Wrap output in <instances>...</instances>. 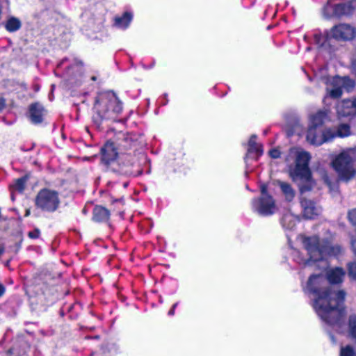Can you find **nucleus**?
I'll use <instances>...</instances> for the list:
<instances>
[{
    "label": "nucleus",
    "instance_id": "4be33fe9",
    "mask_svg": "<svg viewBox=\"0 0 356 356\" xmlns=\"http://www.w3.org/2000/svg\"><path fill=\"white\" fill-rule=\"evenodd\" d=\"M133 15L129 12H126L122 17H116L115 18V24L118 28L126 29L131 21L132 20Z\"/></svg>",
    "mask_w": 356,
    "mask_h": 356
},
{
    "label": "nucleus",
    "instance_id": "a19ab883",
    "mask_svg": "<svg viewBox=\"0 0 356 356\" xmlns=\"http://www.w3.org/2000/svg\"><path fill=\"white\" fill-rule=\"evenodd\" d=\"M327 96H328V97H330V96L329 95V94L327 92V96H325V99H327Z\"/></svg>",
    "mask_w": 356,
    "mask_h": 356
},
{
    "label": "nucleus",
    "instance_id": "b1692460",
    "mask_svg": "<svg viewBox=\"0 0 356 356\" xmlns=\"http://www.w3.org/2000/svg\"><path fill=\"white\" fill-rule=\"evenodd\" d=\"M292 257L293 260L300 265L307 266L309 265L311 261H314L313 259H311L310 257L309 259L302 257L300 252L296 250H293Z\"/></svg>",
    "mask_w": 356,
    "mask_h": 356
},
{
    "label": "nucleus",
    "instance_id": "c756f323",
    "mask_svg": "<svg viewBox=\"0 0 356 356\" xmlns=\"http://www.w3.org/2000/svg\"><path fill=\"white\" fill-rule=\"evenodd\" d=\"M348 219L353 225L356 226V209H353L349 211Z\"/></svg>",
    "mask_w": 356,
    "mask_h": 356
},
{
    "label": "nucleus",
    "instance_id": "ddd939ff",
    "mask_svg": "<svg viewBox=\"0 0 356 356\" xmlns=\"http://www.w3.org/2000/svg\"><path fill=\"white\" fill-rule=\"evenodd\" d=\"M337 112L339 118L353 117L356 115V110L351 100L346 99L337 104Z\"/></svg>",
    "mask_w": 356,
    "mask_h": 356
},
{
    "label": "nucleus",
    "instance_id": "f3484780",
    "mask_svg": "<svg viewBox=\"0 0 356 356\" xmlns=\"http://www.w3.org/2000/svg\"><path fill=\"white\" fill-rule=\"evenodd\" d=\"M44 108L39 104H34L30 106V118L34 124L42 122L44 115Z\"/></svg>",
    "mask_w": 356,
    "mask_h": 356
},
{
    "label": "nucleus",
    "instance_id": "f03ea898",
    "mask_svg": "<svg viewBox=\"0 0 356 356\" xmlns=\"http://www.w3.org/2000/svg\"><path fill=\"white\" fill-rule=\"evenodd\" d=\"M310 159L307 152L298 147L291 148L285 156L289 176L297 183L300 197H305V194L311 191L316 185L309 168Z\"/></svg>",
    "mask_w": 356,
    "mask_h": 356
},
{
    "label": "nucleus",
    "instance_id": "412c9836",
    "mask_svg": "<svg viewBox=\"0 0 356 356\" xmlns=\"http://www.w3.org/2000/svg\"><path fill=\"white\" fill-rule=\"evenodd\" d=\"M298 221V217L292 214L290 212H287L284 214L281 220L282 225L284 228L287 229H292Z\"/></svg>",
    "mask_w": 356,
    "mask_h": 356
},
{
    "label": "nucleus",
    "instance_id": "4c0bfd02",
    "mask_svg": "<svg viewBox=\"0 0 356 356\" xmlns=\"http://www.w3.org/2000/svg\"><path fill=\"white\" fill-rule=\"evenodd\" d=\"M6 291V288L5 286L0 283V298L4 294Z\"/></svg>",
    "mask_w": 356,
    "mask_h": 356
},
{
    "label": "nucleus",
    "instance_id": "a878e982",
    "mask_svg": "<svg viewBox=\"0 0 356 356\" xmlns=\"http://www.w3.org/2000/svg\"><path fill=\"white\" fill-rule=\"evenodd\" d=\"M314 39L315 43L317 45H318L321 47H323L325 46V42H327V36H325L321 33H315L314 35Z\"/></svg>",
    "mask_w": 356,
    "mask_h": 356
},
{
    "label": "nucleus",
    "instance_id": "f8f14e48",
    "mask_svg": "<svg viewBox=\"0 0 356 356\" xmlns=\"http://www.w3.org/2000/svg\"><path fill=\"white\" fill-rule=\"evenodd\" d=\"M355 30L353 27L348 24H341L333 27L330 35L339 40H350L354 38Z\"/></svg>",
    "mask_w": 356,
    "mask_h": 356
},
{
    "label": "nucleus",
    "instance_id": "473e14b6",
    "mask_svg": "<svg viewBox=\"0 0 356 356\" xmlns=\"http://www.w3.org/2000/svg\"><path fill=\"white\" fill-rule=\"evenodd\" d=\"M351 247L355 255L356 256V239L351 241Z\"/></svg>",
    "mask_w": 356,
    "mask_h": 356
},
{
    "label": "nucleus",
    "instance_id": "f704fd0d",
    "mask_svg": "<svg viewBox=\"0 0 356 356\" xmlns=\"http://www.w3.org/2000/svg\"><path fill=\"white\" fill-rule=\"evenodd\" d=\"M177 305H178V303H177V302H176V303H175V304L172 305V308L170 309V311H169V312H168V314H169L170 316H172V315H174V314H175V308L177 307Z\"/></svg>",
    "mask_w": 356,
    "mask_h": 356
},
{
    "label": "nucleus",
    "instance_id": "0eeeda50",
    "mask_svg": "<svg viewBox=\"0 0 356 356\" xmlns=\"http://www.w3.org/2000/svg\"><path fill=\"white\" fill-rule=\"evenodd\" d=\"M59 194L48 188L40 190L35 198V207L42 211L54 212L60 205Z\"/></svg>",
    "mask_w": 356,
    "mask_h": 356
},
{
    "label": "nucleus",
    "instance_id": "a211bd4d",
    "mask_svg": "<svg viewBox=\"0 0 356 356\" xmlns=\"http://www.w3.org/2000/svg\"><path fill=\"white\" fill-rule=\"evenodd\" d=\"M109 211L102 206H96L93 209L92 220L96 222H106L109 219Z\"/></svg>",
    "mask_w": 356,
    "mask_h": 356
},
{
    "label": "nucleus",
    "instance_id": "7c9ffc66",
    "mask_svg": "<svg viewBox=\"0 0 356 356\" xmlns=\"http://www.w3.org/2000/svg\"><path fill=\"white\" fill-rule=\"evenodd\" d=\"M40 235V231L38 228H35L33 231H31L28 233L29 237L31 238H33V239L39 238Z\"/></svg>",
    "mask_w": 356,
    "mask_h": 356
},
{
    "label": "nucleus",
    "instance_id": "5701e85b",
    "mask_svg": "<svg viewBox=\"0 0 356 356\" xmlns=\"http://www.w3.org/2000/svg\"><path fill=\"white\" fill-rule=\"evenodd\" d=\"M21 27V22L16 17H10L6 24V29L9 32H14L19 29Z\"/></svg>",
    "mask_w": 356,
    "mask_h": 356
},
{
    "label": "nucleus",
    "instance_id": "bb28decb",
    "mask_svg": "<svg viewBox=\"0 0 356 356\" xmlns=\"http://www.w3.org/2000/svg\"><path fill=\"white\" fill-rule=\"evenodd\" d=\"M340 356H356V353L354 348L351 346L348 345L341 348Z\"/></svg>",
    "mask_w": 356,
    "mask_h": 356
},
{
    "label": "nucleus",
    "instance_id": "37998d69",
    "mask_svg": "<svg viewBox=\"0 0 356 356\" xmlns=\"http://www.w3.org/2000/svg\"><path fill=\"white\" fill-rule=\"evenodd\" d=\"M1 254V252L0 251V254Z\"/></svg>",
    "mask_w": 356,
    "mask_h": 356
},
{
    "label": "nucleus",
    "instance_id": "aec40b11",
    "mask_svg": "<svg viewBox=\"0 0 356 356\" xmlns=\"http://www.w3.org/2000/svg\"><path fill=\"white\" fill-rule=\"evenodd\" d=\"M327 118V113L325 111H319L316 114L311 115L309 119V127L321 128Z\"/></svg>",
    "mask_w": 356,
    "mask_h": 356
},
{
    "label": "nucleus",
    "instance_id": "c9c22d12",
    "mask_svg": "<svg viewBox=\"0 0 356 356\" xmlns=\"http://www.w3.org/2000/svg\"><path fill=\"white\" fill-rule=\"evenodd\" d=\"M6 101L3 98L0 97V111L5 107Z\"/></svg>",
    "mask_w": 356,
    "mask_h": 356
},
{
    "label": "nucleus",
    "instance_id": "79ce46f5",
    "mask_svg": "<svg viewBox=\"0 0 356 356\" xmlns=\"http://www.w3.org/2000/svg\"><path fill=\"white\" fill-rule=\"evenodd\" d=\"M127 186V183H124V186L126 187Z\"/></svg>",
    "mask_w": 356,
    "mask_h": 356
},
{
    "label": "nucleus",
    "instance_id": "dca6fc26",
    "mask_svg": "<svg viewBox=\"0 0 356 356\" xmlns=\"http://www.w3.org/2000/svg\"><path fill=\"white\" fill-rule=\"evenodd\" d=\"M277 183L281 190L284 200L287 202L293 201L296 197V192L292 186L290 184L282 181H277Z\"/></svg>",
    "mask_w": 356,
    "mask_h": 356
},
{
    "label": "nucleus",
    "instance_id": "9b49d317",
    "mask_svg": "<svg viewBox=\"0 0 356 356\" xmlns=\"http://www.w3.org/2000/svg\"><path fill=\"white\" fill-rule=\"evenodd\" d=\"M302 215L305 218L313 219L319 216L322 211L321 207L315 201L306 197H300Z\"/></svg>",
    "mask_w": 356,
    "mask_h": 356
},
{
    "label": "nucleus",
    "instance_id": "58836bf2",
    "mask_svg": "<svg viewBox=\"0 0 356 356\" xmlns=\"http://www.w3.org/2000/svg\"><path fill=\"white\" fill-rule=\"evenodd\" d=\"M30 215V210L29 209H27L26 211V213H25V216H29Z\"/></svg>",
    "mask_w": 356,
    "mask_h": 356
},
{
    "label": "nucleus",
    "instance_id": "2f4dec72",
    "mask_svg": "<svg viewBox=\"0 0 356 356\" xmlns=\"http://www.w3.org/2000/svg\"><path fill=\"white\" fill-rule=\"evenodd\" d=\"M280 151L278 149H273L269 152V155L273 159H277L280 156Z\"/></svg>",
    "mask_w": 356,
    "mask_h": 356
},
{
    "label": "nucleus",
    "instance_id": "393cba45",
    "mask_svg": "<svg viewBox=\"0 0 356 356\" xmlns=\"http://www.w3.org/2000/svg\"><path fill=\"white\" fill-rule=\"evenodd\" d=\"M348 330L350 337L356 341V315L349 317Z\"/></svg>",
    "mask_w": 356,
    "mask_h": 356
},
{
    "label": "nucleus",
    "instance_id": "20e7f679",
    "mask_svg": "<svg viewBox=\"0 0 356 356\" xmlns=\"http://www.w3.org/2000/svg\"><path fill=\"white\" fill-rule=\"evenodd\" d=\"M300 239L311 259L314 261L321 260L327 256H337L342 252L340 245H332L327 241H320L316 236H301Z\"/></svg>",
    "mask_w": 356,
    "mask_h": 356
},
{
    "label": "nucleus",
    "instance_id": "6e6552de",
    "mask_svg": "<svg viewBox=\"0 0 356 356\" xmlns=\"http://www.w3.org/2000/svg\"><path fill=\"white\" fill-rule=\"evenodd\" d=\"M326 84V90L332 98H339L342 95L343 89L348 91L355 87V81L348 77H326L323 79Z\"/></svg>",
    "mask_w": 356,
    "mask_h": 356
},
{
    "label": "nucleus",
    "instance_id": "f257e3e1",
    "mask_svg": "<svg viewBox=\"0 0 356 356\" xmlns=\"http://www.w3.org/2000/svg\"><path fill=\"white\" fill-rule=\"evenodd\" d=\"M304 291L314 296L313 307L323 322L331 326L340 325L343 312L339 306L345 299L344 291L332 292L321 274L311 275Z\"/></svg>",
    "mask_w": 356,
    "mask_h": 356
},
{
    "label": "nucleus",
    "instance_id": "423d86ee",
    "mask_svg": "<svg viewBox=\"0 0 356 356\" xmlns=\"http://www.w3.org/2000/svg\"><path fill=\"white\" fill-rule=\"evenodd\" d=\"M356 161V152L348 149L339 154L332 161V166L337 173L340 180L348 181L356 175L354 163Z\"/></svg>",
    "mask_w": 356,
    "mask_h": 356
},
{
    "label": "nucleus",
    "instance_id": "1a4fd4ad",
    "mask_svg": "<svg viewBox=\"0 0 356 356\" xmlns=\"http://www.w3.org/2000/svg\"><path fill=\"white\" fill-rule=\"evenodd\" d=\"M356 8V0H352L348 3H332V0H328L323 8V14L327 18L338 17L350 15Z\"/></svg>",
    "mask_w": 356,
    "mask_h": 356
},
{
    "label": "nucleus",
    "instance_id": "e433bc0d",
    "mask_svg": "<svg viewBox=\"0 0 356 356\" xmlns=\"http://www.w3.org/2000/svg\"><path fill=\"white\" fill-rule=\"evenodd\" d=\"M261 196H264V195H269L268 193H267V188L265 186H261Z\"/></svg>",
    "mask_w": 356,
    "mask_h": 356
},
{
    "label": "nucleus",
    "instance_id": "9d476101",
    "mask_svg": "<svg viewBox=\"0 0 356 356\" xmlns=\"http://www.w3.org/2000/svg\"><path fill=\"white\" fill-rule=\"evenodd\" d=\"M252 209L261 216H268L277 211L275 201L271 195L261 196L252 202Z\"/></svg>",
    "mask_w": 356,
    "mask_h": 356
},
{
    "label": "nucleus",
    "instance_id": "ea45409f",
    "mask_svg": "<svg viewBox=\"0 0 356 356\" xmlns=\"http://www.w3.org/2000/svg\"><path fill=\"white\" fill-rule=\"evenodd\" d=\"M327 96H328V97H330V96L329 95V94L327 92V96H325V99H327Z\"/></svg>",
    "mask_w": 356,
    "mask_h": 356
},
{
    "label": "nucleus",
    "instance_id": "6ab92c4d",
    "mask_svg": "<svg viewBox=\"0 0 356 356\" xmlns=\"http://www.w3.org/2000/svg\"><path fill=\"white\" fill-rule=\"evenodd\" d=\"M254 154L257 157L263 154V149L261 144L257 143V136L252 135L248 142V155Z\"/></svg>",
    "mask_w": 356,
    "mask_h": 356
},
{
    "label": "nucleus",
    "instance_id": "cd10ccee",
    "mask_svg": "<svg viewBox=\"0 0 356 356\" xmlns=\"http://www.w3.org/2000/svg\"><path fill=\"white\" fill-rule=\"evenodd\" d=\"M26 181V179L24 177L17 179L13 185L14 189L19 192H22L24 189Z\"/></svg>",
    "mask_w": 356,
    "mask_h": 356
},
{
    "label": "nucleus",
    "instance_id": "7ed1b4c3",
    "mask_svg": "<svg viewBox=\"0 0 356 356\" xmlns=\"http://www.w3.org/2000/svg\"><path fill=\"white\" fill-rule=\"evenodd\" d=\"M93 121L99 125L104 120H115L122 111L121 102L111 91L99 92L96 97L93 106Z\"/></svg>",
    "mask_w": 356,
    "mask_h": 356
},
{
    "label": "nucleus",
    "instance_id": "4468645a",
    "mask_svg": "<svg viewBox=\"0 0 356 356\" xmlns=\"http://www.w3.org/2000/svg\"><path fill=\"white\" fill-rule=\"evenodd\" d=\"M102 161L106 164H108L113 161L117 156L118 152L113 143L108 141L101 149Z\"/></svg>",
    "mask_w": 356,
    "mask_h": 356
},
{
    "label": "nucleus",
    "instance_id": "c85d7f7f",
    "mask_svg": "<svg viewBox=\"0 0 356 356\" xmlns=\"http://www.w3.org/2000/svg\"><path fill=\"white\" fill-rule=\"evenodd\" d=\"M348 276L353 279L356 280V263L352 262L348 265Z\"/></svg>",
    "mask_w": 356,
    "mask_h": 356
},
{
    "label": "nucleus",
    "instance_id": "2eb2a0df",
    "mask_svg": "<svg viewBox=\"0 0 356 356\" xmlns=\"http://www.w3.org/2000/svg\"><path fill=\"white\" fill-rule=\"evenodd\" d=\"M346 271L340 267L331 268L327 271L326 276L330 284H337L343 282Z\"/></svg>",
    "mask_w": 356,
    "mask_h": 356
},
{
    "label": "nucleus",
    "instance_id": "72a5a7b5",
    "mask_svg": "<svg viewBox=\"0 0 356 356\" xmlns=\"http://www.w3.org/2000/svg\"><path fill=\"white\" fill-rule=\"evenodd\" d=\"M351 247L355 255L356 256V239L351 241Z\"/></svg>",
    "mask_w": 356,
    "mask_h": 356
},
{
    "label": "nucleus",
    "instance_id": "39448f33",
    "mask_svg": "<svg viewBox=\"0 0 356 356\" xmlns=\"http://www.w3.org/2000/svg\"><path fill=\"white\" fill-rule=\"evenodd\" d=\"M350 135V129L347 124H341L337 129L327 128L322 129L315 127H309L307 140L312 145H321L324 143L332 140L337 137L343 138Z\"/></svg>",
    "mask_w": 356,
    "mask_h": 356
}]
</instances>
